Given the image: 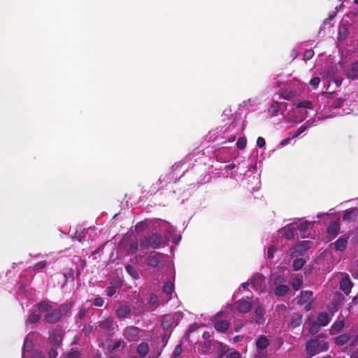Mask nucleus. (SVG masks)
<instances>
[{
  "label": "nucleus",
  "instance_id": "1",
  "mask_svg": "<svg viewBox=\"0 0 358 358\" xmlns=\"http://www.w3.org/2000/svg\"><path fill=\"white\" fill-rule=\"evenodd\" d=\"M328 349L329 343L322 338V334L315 338L310 339L306 344V350L310 357L325 352Z\"/></svg>",
  "mask_w": 358,
  "mask_h": 358
},
{
  "label": "nucleus",
  "instance_id": "2",
  "mask_svg": "<svg viewBox=\"0 0 358 358\" xmlns=\"http://www.w3.org/2000/svg\"><path fill=\"white\" fill-rule=\"evenodd\" d=\"M162 243V237L159 234L153 233L150 236H143L139 239V245L141 250L149 248L158 249Z\"/></svg>",
  "mask_w": 358,
  "mask_h": 358
},
{
  "label": "nucleus",
  "instance_id": "3",
  "mask_svg": "<svg viewBox=\"0 0 358 358\" xmlns=\"http://www.w3.org/2000/svg\"><path fill=\"white\" fill-rule=\"evenodd\" d=\"M99 327L108 336H113L118 330V325L112 317H108L99 322Z\"/></svg>",
  "mask_w": 358,
  "mask_h": 358
},
{
  "label": "nucleus",
  "instance_id": "4",
  "mask_svg": "<svg viewBox=\"0 0 358 358\" xmlns=\"http://www.w3.org/2000/svg\"><path fill=\"white\" fill-rule=\"evenodd\" d=\"M285 278L282 275H277L273 280V284L275 286L274 294L278 296H283L289 291L288 285H285Z\"/></svg>",
  "mask_w": 358,
  "mask_h": 358
},
{
  "label": "nucleus",
  "instance_id": "5",
  "mask_svg": "<svg viewBox=\"0 0 358 358\" xmlns=\"http://www.w3.org/2000/svg\"><path fill=\"white\" fill-rule=\"evenodd\" d=\"M142 330L135 326L127 327L123 331V336L129 342L137 341L140 337Z\"/></svg>",
  "mask_w": 358,
  "mask_h": 358
},
{
  "label": "nucleus",
  "instance_id": "6",
  "mask_svg": "<svg viewBox=\"0 0 358 358\" xmlns=\"http://www.w3.org/2000/svg\"><path fill=\"white\" fill-rule=\"evenodd\" d=\"M62 340V335L60 330L55 329L49 333L48 341L51 346L59 348L61 345Z\"/></svg>",
  "mask_w": 358,
  "mask_h": 358
},
{
  "label": "nucleus",
  "instance_id": "7",
  "mask_svg": "<svg viewBox=\"0 0 358 358\" xmlns=\"http://www.w3.org/2000/svg\"><path fill=\"white\" fill-rule=\"evenodd\" d=\"M62 317V310L57 308H52L44 316V320L46 322L54 324L58 322Z\"/></svg>",
  "mask_w": 358,
  "mask_h": 358
},
{
  "label": "nucleus",
  "instance_id": "8",
  "mask_svg": "<svg viewBox=\"0 0 358 358\" xmlns=\"http://www.w3.org/2000/svg\"><path fill=\"white\" fill-rule=\"evenodd\" d=\"M163 253L152 251L147 258V264L152 267H157L158 264L164 259Z\"/></svg>",
  "mask_w": 358,
  "mask_h": 358
},
{
  "label": "nucleus",
  "instance_id": "9",
  "mask_svg": "<svg viewBox=\"0 0 358 358\" xmlns=\"http://www.w3.org/2000/svg\"><path fill=\"white\" fill-rule=\"evenodd\" d=\"M235 306H236V310L239 313H247L251 310V308L252 307V303L250 301L243 298V299L238 300L235 303Z\"/></svg>",
  "mask_w": 358,
  "mask_h": 358
},
{
  "label": "nucleus",
  "instance_id": "10",
  "mask_svg": "<svg viewBox=\"0 0 358 358\" xmlns=\"http://www.w3.org/2000/svg\"><path fill=\"white\" fill-rule=\"evenodd\" d=\"M358 216V208H352L347 209L343 215V220L348 222H355Z\"/></svg>",
  "mask_w": 358,
  "mask_h": 358
},
{
  "label": "nucleus",
  "instance_id": "11",
  "mask_svg": "<svg viewBox=\"0 0 358 358\" xmlns=\"http://www.w3.org/2000/svg\"><path fill=\"white\" fill-rule=\"evenodd\" d=\"M176 320L173 315H165L162 317L161 325L165 329H171L173 325H176Z\"/></svg>",
  "mask_w": 358,
  "mask_h": 358
},
{
  "label": "nucleus",
  "instance_id": "12",
  "mask_svg": "<svg viewBox=\"0 0 358 358\" xmlns=\"http://www.w3.org/2000/svg\"><path fill=\"white\" fill-rule=\"evenodd\" d=\"M307 241H302L299 244L296 245L291 249V255L292 257L301 255L307 250Z\"/></svg>",
  "mask_w": 358,
  "mask_h": 358
},
{
  "label": "nucleus",
  "instance_id": "13",
  "mask_svg": "<svg viewBox=\"0 0 358 358\" xmlns=\"http://www.w3.org/2000/svg\"><path fill=\"white\" fill-rule=\"evenodd\" d=\"M294 227L292 224L287 225L286 227H284L280 230H279L278 234L280 236L285 237L286 239L290 240L294 236Z\"/></svg>",
  "mask_w": 358,
  "mask_h": 358
},
{
  "label": "nucleus",
  "instance_id": "14",
  "mask_svg": "<svg viewBox=\"0 0 358 358\" xmlns=\"http://www.w3.org/2000/svg\"><path fill=\"white\" fill-rule=\"evenodd\" d=\"M229 322L225 320H216L214 322L215 329L221 333L226 332L229 329Z\"/></svg>",
  "mask_w": 358,
  "mask_h": 358
},
{
  "label": "nucleus",
  "instance_id": "15",
  "mask_svg": "<svg viewBox=\"0 0 358 358\" xmlns=\"http://www.w3.org/2000/svg\"><path fill=\"white\" fill-rule=\"evenodd\" d=\"M341 226L338 222L334 221L331 222L327 229V233L331 236L333 238L336 237L339 231H340Z\"/></svg>",
  "mask_w": 358,
  "mask_h": 358
},
{
  "label": "nucleus",
  "instance_id": "16",
  "mask_svg": "<svg viewBox=\"0 0 358 358\" xmlns=\"http://www.w3.org/2000/svg\"><path fill=\"white\" fill-rule=\"evenodd\" d=\"M269 345L270 341L264 335L259 336L256 341V347L259 350H264L266 349Z\"/></svg>",
  "mask_w": 358,
  "mask_h": 358
},
{
  "label": "nucleus",
  "instance_id": "17",
  "mask_svg": "<svg viewBox=\"0 0 358 358\" xmlns=\"http://www.w3.org/2000/svg\"><path fill=\"white\" fill-rule=\"evenodd\" d=\"M348 237H346L345 236H341V237H339V238L336 240L334 243L335 249L337 251H344L348 245Z\"/></svg>",
  "mask_w": 358,
  "mask_h": 358
},
{
  "label": "nucleus",
  "instance_id": "18",
  "mask_svg": "<svg viewBox=\"0 0 358 358\" xmlns=\"http://www.w3.org/2000/svg\"><path fill=\"white\" fill-rule=\"evenodd\" d=\"M352 285V282L348 276L343 278L340 282V289L346 294L350 292Z\"/></svg>",
  "mask_w": 358,
  "mask_h": 358
},
{
  "label": "nucleus",
  "instance_id": "19",
  "mask_svg": "<svg viewBox=\"0 0 358 358\" xmlns=\"http://www.w3.org/2000/svg\"><path fill=\"white\" fill-rule=\"evenodd\" d=\"M346 76L350 80L358 79V60L352 64L351 68L348 71Z\"/></svg>",
  "mask_w": 358,
  "mask_h": 358
},
{
  "label": "nucleus",
  "instance_id": "20",
  "mask_svg": "<svg viewBox=\"0 0 358 358\" xmlns=\"http://www.w3.org/2000/svg\"><path fill=\"white\" fill-rule=\"evenodd\" d=\"M149 345L146 342H141L136 348V352L141 358H144L148 354Z\"/></svg>",
  "mask_w": 358,
  "mask_h": 358
},
{
  "label": "nucleus",
  "instance_id": "21",
  "mask_svg": "<svg viewBox=\"0 0 358 358\" xmlns=\"http://www.w3.org/2000/svg\"><path fill=\"white\" fill-rule=\"evenodd\" d=\"M331 320V317L329 313L325 312H321L318 314L316 322L320 324L322 327L327 326Z\"/></svg>",
  "mask_w": 358,
  "mask_h": 358
},
{
  "label": "nucleus",
  "instance_id": "22",
  "mask_svg": "<svg viewBox=\"0 0 358 358\" xmlns=\"http://www.w3.org/2000/svg\"><path fill=\"white\" fill-rule=\"evenodd\" d=\"M313 292L309 290L302 291L300 294V296L298 301V303L300 305L305 304L310 301L313 297Z\"/></svg>",
  "mask_w": 358,
  "mask_h": 358
},
{
  "label": "nucleus",
  "instance_id": "23",
  "mask_svg": "<svg viewBox=\"0 0 358 358\" xmlns=\"http://www.w3.org/2000/svg\"><path fill=\"white\" fill-rule=\"evenodd\" d=\"M130 313L131 308L126 305H120L116 310V315L120 318H124Z\"/></svg>",
  "mask_w": 358,
  "mask_h": 358
},
{
  "label": "nucleus",
  "instance_id": "24",
  "mask_svg": "<svg viewBox=\"0 0 358 358\" xmlns=\"http://www.w3.org/2000/svg\"><path fill=\"white\" fill-rule=\"evenodd\" d=\"M303 315L301 313H295L289 323V326L294 329L299 327L302 322Z\"/></svg>",
  "mask_w": 358,
  "mask_h": 358
},
{
  "label": "nucleus",
  "instance_id": "25",
  "mask_svg": "<svg viewBox=\"0 0 358 358\" xmlns=\"http://www.w3.org/2000/svg\"><path fill=\"white\" fill-rule=\"evenodd\" d=\"M255 314L257 316L256 319V323L258 324H261L264 322V309L262 306H258L255 308Z\"/></svg>",
  "mask_w": 358,
  "mask_h": 358
},
{
  "label": "nucleus",
  "instance_id": "26",
  "mask_svg": "<svg viewBox=\"0 0 358 358\" xmlns=\"http://www.w3.org/2000/svg\"><path fill=\"white\" fill-rule=\"evenodd\" d=\"M348 341L349 336L347 334L339 335L335 338L336 344L340 346L345 345Z\"/></svg>",
  "mask_w": 358,
  "mask_h": 358
},
{
  "label": "nucleus",
  "instance_id": "27",
  "mask_svg": "<svg viewBox=\"0 0 358 358\" xmlns=\"http://www.w3.org/2000/svg\"><path fill=\"white\" fill-rule=\"evenodd\" d=\"M308 228V224L307 222H301L298 226L299 235L301 238H304L306 237V233Z\"/></svg>",
  "mask_w": 358,
  "mask_h": 358
},
{
  "label": "nucleus",
  "instance_id": "28",
  "mask_svg": "<svg viewBox=\"0 0 358 358\" xmlns=\"http://www.w3.org/2000/svg\"><path fill=\"white\" fill-rule=\"evenodd\" d=\"M126 271L135 280L139 278V275L136 271V269L131 265H127L125 266Z\"/></svg>",
  "mask_w": 358,
  "mask_h": 358
},
{
  "label": "nucleus",
  "instance_id": "29",
  "mask_svg": "<svg viewBox=\"0 0 358 358\" xmlns=\"http://www.w3.org/2000/svg\"><path fill=\"white\" fill-rule=\"evenodd\" d=\"M73 303L71 301H66L60 305L59 310H62V313L67 314L72 308Z\"/></svg>",
  "mask_w": 358,
  "mask_h": 358
},
{
  "label": "nucleus",
  "instance_id": "30",
  "mask_svg": "<svg viewBox=\"0 0 358 358\" xmlns=\"http://www.w3.org/2000/svg\"><path fill=\"white\" fill-rule=\"evenodd\" d=\"M51 309V306L46 301H41L38 303V310L40 312H46L48 313Z\"/></svg>",
  "mask_w": 358,
  "mask_h": 358
},
{
  "label": "nucleus",
  "instance_id": "31",
  "mask_svg": "<svg viewBox=\"0 0 358 358\" xmlns=\"http://www.w3.org/2000/svg\"><path fill=\"white\" fill-rule=\"evenodd\" d=\"M219 348H218V358H222L223 356L226 355L229 350V348L227 345H224L222 343H219Z\"/></svg>",
  "mask_w": 358,
  "mask_h": 358
},
{
  "label": "nucleus",
  "instance_id": "32",
  "mask_svg": "<svg viewBox=\"0 0 358 358\" xmlns=\"http://www.w3.org/2000/svg\"><path fill=\"white\" fill-rule=\"evenodd\" d=\"M174 290V285L171 281H167L164 284L163 292L168 294H171Z\"/></svg>",
  "mask_w": 358,
  "mask_h": 358
},
{
  "label": "nucleus",
  "instance_id": "33",
  "mask_svg": "<svg viewBox=\"0 0 358 358\" xmlns=\"http://www.w3.org/2000/svg\"><path fill=\"white\" fill-rule=\"evenodd\" d=\"M40 318L41 316L39 314L35 312H32L31 313L29 314L27 322L29 324H36L39 321Z\"/></svg>",
  "mask_w": 358,
  "mask_h": 358
},
{
  "label": "nucleus",
  "instance_id": "34",
  "mask_svg": "<svg viewBox=\"0 0 358 358\" xmlns=\"http://www.w3.org/2000/svg\"><path fill=\"white\" fill-rule=\"evenodd\" d=\"M305 264V260L302 258L296 259L293 262V268L294 271H299Z\"/></svg>",
  "mask_w": 358,
  "mask_h": 358
},
{
  "label": "nucleus",
  "instance_id": "35",
  "mask_svg": "<svg viewBox=\"0 0 358 358\" xmlns=\"http://www.w3.org/2000/svg\"><path fill=\"white\" fill-rule=\"evenodd\" d=\"M322 326L318 324L316 321H314L309 328V333L312 335L317 334Z\"/></svg>",
  "mask_w": 358,
  "mask_h": 358
},
{
  "label": "nucleus",
  "instance_id": "36",
  "mask_svg": "<svg viewBox=\"0 0 358 358\" xmlns=\"http://www.w3.org/2000/svg\"><path fill=\"white\" fill-rule=\"evenodd\" d=\"M291 285L293 287V289L296 291L300 289L301 285H302V280L299 278H295L292 279L291 282Z\"/></svg>",
  "mask_w": 358,
  "mask_h": 358
},
{
  "label": "nucleus",
  "instance_id": "37",
  "mask_svg": "<svg viewBox=\"0 0 358 358\" xmlns=\"http://www.w3.org/2000/svg\"><path fill=\"white\" fill-rule=\"evenodd\" d=\"M344 327V322L343 320L335 322L331 328L336 332H339Z\"/></svg>",
  "mask_w": 358,
  "mask_h": 358
},
{
  "label": "nucleus",
  "instance_id": "38",
  "mask_svg": "<svg viewBox=\"0 0 358 358\" xmlns=\"http://www.w3.org/2000/svg\"><path fill=\"white\" fill-rule=\"evenodd\" d=\"M296 106L297 108L312 109L313 103L310 101H301L297 103Z\"/></svg>",
  "mask_w": 358,
  "mask_h": 358
},
{
  "label": "nucleus",
  "instance_id": "39",
  "mask_svg": "<svg viewBox=\"0 0 358 358\" xmlns=\"http://www.w3.org/2000/svg\"><path fill=\"white\" fill-rule=\"evenodd\" d=\"M246 144H247V141H246V138L244 137H240L236 142L237 148L239 150L244 149L246 147Z\"/></svg>",
  "mask_w": 358,
  "mask_h": 358
},
{
  "label": "nucleus",
  "instance_id": "40",
  "mask_svg": "<svg viewBox=\"0 0 358 358\" xmlns=\"http://www.w3.org/2000/svg\"><path fill=\"white\" fill-rule=\"evenodd\" d=\"M279 105L278 102H274L272 103V105L270 106L268 109V113H271L272 115H274L275 113H277L279 110Z\"/></svg>",
  "mask_w": 358,
  "mask_h": 358
},
{
  "label": "nucleus",
  "instance_id": "41",
  "mask_svg": "<svg viewBox=\"0 0 358 358\" xmlns=\"http://www.w3.org/2000/svg\"><path fill=\"white\" fill-rule=\"evenodd\" d=\"M46 266H47V262L45 261H41V262L36 263L33 266V270L34 271H40V270L45 268L46 267Z\"/></svg>",
  "mask_w": 358,
  "mask_h": 358
},
{
  "label": "nucleus",
  "instance_id": "42",
  "mask_svg": "<svg viewBox=\"0 0 358 358\" xmlns=\"http://www.w3.org/2000/svg\"><path fill=\"white\" fill-rule=\"evenodd\" d=\"M320 81L321 80L319 77H314L310 80L309 84L313 87V89H316L318 87Z\"/></svg>",
  "mask_w": 358,
  "mask_h": 358
},
{
  "label": "nucleus",
  "instance_id": "43",
  "mask_svg": "<svg viewBox=\"0 0 358 358\" xmlns=\"http://www.w3.org/2000/svg\"><path fill=\"white\" fill-rule=\"evenodd\" d=\"M138 246L140 247L139 243H138V242H132L129 245V250L131 253L134 254V253L137 252V251L138 250Z\"/></svg>",
  "mask_w": 358,
  "mask_h": 358
},
{
  "label": "nucleus",
  "instance_id": "44",
  "mask_svg": "<svg viewBox=\"0 0 358 358\" xmlns=\"http://www.w3.org/2000/svg\"><path fill=\"white\" fill-rule=\"evenodd\" d=\"M307 129V127L306 125H301L293 134L292 138H294L298 137L301 134H302L303 131H305Z\"/></svg>",
  "mask_w": 358,
  "mask_h": 358
},
{
  "label": "nucleus",
  "instance_id": "45",
  "mask_svg": "<svg viewBox=\"0 0 358 358\" xmlns=\"http://www.w3.org/2000/svg\"><path fill=\"white\" fill-rule=\"evenodd\" d=\"M78 262H79V266H77V275H80V270L85 266V264H86V262L85 260L81 259L80 257H78Z\"/></svg>",
  "mask_w": 358,
  "mask_h": 358
},
{
  "label": "nucleus",
  "instance_id": "46",
  "mask_svg": "<svg viewBox=\"0 0 358 358\" xmlns=\"http://www.w3.org/2000/svg\"><path fill=\"white\" fill-rule=\"evenodd\" d=\"M224 358H241V355L239 352L235 350L227 354Z\"/></svg>",
  "mask_w": 358,
  "mask_h": 358
},
{
  "label": "nucleus",
  "instance_id": "47",
  "mask_svg": "<svg viewBox=\"0 0 358 358\" xmlns=\"http://www.w3.org/2000/svg\"><path fill=\"white\" fill-rule=\"evenodd\" d=\"M57 348L52 346L48 350V358H56L57 357Z\"/></svg>",
  "mask_w": 358,
  "mask_h": 358
},
{
  "label": "nucleus",
  "instance_id": "48",
  "mask_svg": "<svg viewBox=\"0 0 358 358\" xmlns=\"http://www.w3.org/2000/svg\"><path fill=\"white\" fill-rule=\"evenodd\" d=\"M276 252V248L274 245H271L268 248L267 256L269 259H272L274 257V254Z\"/></svg>",
  "mask_w": 358,
  "mask_h": 358
},
{
  "label": "nucleus",
  "instance_id": "49",
  "mask_svg": "<svg viewBox=\"0 0 358 358\" xmlns=\"http://www.w3.org/2000/svg\"><path fill=\"white\" fill-rule=\"evenodd\" d=\"M104 300L102 297H96L93 301V304L97 307H101L103 305Z\"/></svg>",
  "mask_w": 358,
  "mask_h": 358
},
{
  "label": "nucleus",
  "instance_id": "50",
  "mask_svg": "<svg viewBox=\"0 0 358 358\" xmlns=\"http://www.w3.org/2000/svg\"><path fill=\"white\" fill-rule=\"evenodd\" d=\"M313 55L314 52L313 50H307L304 53V59L309 60L313 57Z\"/></svg>",
  "mask_w": 358,
  "mask_h": 358
},
{
  "label": "nucleus",
  "instance_id": "51",
  "mask_svg": "<svg viewBox=\"0 0 358 358\" xmlns=\"http://www.w3.org/2000/svg\"><path fill=\"white\" fill-rule=\"evenodd\" d=\"M80 352L78 350L71 351L68 353L67 357L68 358H79L80 357Z\"/></svg>",
  "mask_w": 358,
  "mask_h": 358
},
{
  "label": "nucleus",
  "instance_id": "52",
  "mask_svg": "<svg viewBox=\"0 0 358 358\" xmlns=\"http://www.w3.org/2000/svg\"><path fill=\"white\" fill-rule=\"evenodd\" d=\"M266 145L265 139L263 137H258L257 139V145L259 148H263Z\"/></svg>",
  "mask_w": 358,
  "mask_h": 358
},
{
  "label": "nucleus",
  "instance_id": "53",
  "mask_svg": "<svg viewBox=\"0 0 358 358\" xmlns=\"http://www.w3.org/2000/svg\"><path fill=\"white\" fill-rule=\"evenodd\" d=\"M87 314V310L85 308H81L78 312V318L83 319L84 318Z\"/></svg>",
  "mask_w": 358,
  "mask_h": 358
},
{
  "label": "nucleus",
  "instance_id": "54",
  "mask_svg": "<svg viewBox=\"0 0 358 358\" xmlns=\"http://www.w3.org/2000/svg\"><path fill=\"white\" fill-rule=\"evenodd\" d=\"M116 292V290L114 287H107L106 289V294L107 296H113Z\"/></svg>",
  "mask_w": 358,
  "mask_h": 358
},
{
  "label": "nucleus",
  "instance_id": "55",
  "mask_svg": "<svg viewBox=\"0 0 358 358\" xmlns=\"http://www.w3.org/2000/svg\"><path fill=\"white\" fill-rule=\"evenodd\" d=\"M158 303V297L155 294H151L150 296V303L155 305Z\"/></svg>",
  "mask_w": 358,
  "mask_h": 358
},
{
  "label": "nucleus",
  "instance_id": "56",
  "mask_svg": "<svg viewBox=\"0 0 358 358\" xmlns=\"http://www.w3.org/2000/svg\"><path fill=\"white\" fill-rule=\"evenodd\" d=\"M182 347L180 345H178L176 348H175V350H174V352H173V355L175 356H178L181 354L182 352Z\"/></svg>",
  "mask_w": 358,
  "mask_h": 358
},
{
  "label": "nucleus",
  "instance_id": "57",
  "mask_svg": "<svg viewBox=\"0 0 358 358\" xmlns=\"http://www.w3.org/2000/svg\"><path fill=\"white\" fill-rule=\"evenodd\" d=\"M211 336H212V333H210V331H206L203 333L202 338L203 339L206 340V339H208L209 338H210Z\"/></svg>",
  "mask_w": 358,
  "mask_h": 358
},
{
  "label": "nucleus",
  "instance_id": "58",
  "mask_svg": "<svg viewBox=\"0 0 358 358\" xmlns=\"http://www.w3.org/2000/svg\"><path fill=\"white\" fill-rule=\"evenodd\" d=\"M291 138H286L283 139L281 141L280 145L282 146L287 145L289 143Z\"/></svg>",
  "mask_w": 358,
  "mask_h": 358
},
{
  "label": "nucleus",
  "instance_id": "59",
  "mask_svg": "<svg viewBox=\"0 0 358 358\" xmlns=\"http://www.w3.org/2000/svg\"><path fill=\"white\" fill-rule=\"evenodd\" d=\"M313 308V305H312V302L311 301H309L306 306H305V310L306 311H309L312 309Z\"/></svg>",
  "mask_w": 358,
  "mask_h": 358
},
{
  "label": "nucleus",
  "instance_id": "60",
  "mask_svg": "<svg viewBox=\"0 0 358 358\" xmlns=\"http://www.w3.org/2000/svg\"><path fill=\"white\" fill-rule=\"evenodd\" d=\"M243 339V336H236L234 338H233V341L234 343H237V342H239L240 341H241Z\"/></svg>",
  "mask_w": 358,
  "mask_h": 358
},
{
  "label": "nucleus",
  "instance_id": "61",
  "mask_svg": "<svg viewBox=\"0 0 358 358\" xmlns=\"http://www.w3.org/2000/svg\"><path fill=\"white\" fill-rule=\"evenodd\" d=\"M120 341H116L115 342L114 345H113V349H116V348H118L120 346Z\"/></svg>",
  "mask_w": 358,
  "mask_h": 358
},
{
  "label": "nucleus",
  "instance_id": "62",
  "mask_svg": "<svg viewBox=\"0 0 358 358\" xmlns=\"http://www.w3.org/2000/svg\"><path fill=\"white\" fill-rule=\"evenodd\" d=\"M248 285H249L248 282H244L241 285V287L245 289L248 288Z\"/></svg>",
  "mask_w": 358,
  "mask_h": 358
},
{
  "label": "nucleus",
  "instance_id": "63",
  "mask_svg": "<svg viewBox=\"0 0 358 358\" xmlns=\"http://www.w3.org/2000/svg\"><path fill=\"white\" fill-rule=\"evenodd\" d=\"M352 276L355 278H357L358 279V272H355L353 273L352 274Z\"/></svg>",
  "mask_w": 358,
  "mask_h": 358
},
{
  "label": "nucleus",
  "instance_id": "64",
  "mask_svg": "<svg viewBox=\"0 0 358 358\" xmlns=\"http://www.w3.org/2000/svg\"><path fill=\"white\" fill-rule=\"evenodd\" d=\"M222 312H219L216 314L215 317H220L222 316Z\"/></svg>",
  "mask_w": 358,
  "mask_h": 358
}]
</instances>
